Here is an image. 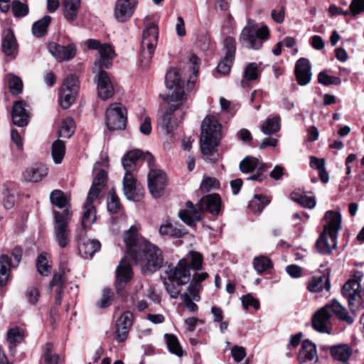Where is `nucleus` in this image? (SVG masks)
<instances>
[{
    "label": "nucleus",
    "mask_w": 364,
    "mask_h": 364,
    "mask_svg": "<svg viewBox=\"0 0 364 364\" xmlns=\"http://www.w3.org/2000/svg\"><path fill=\"white\" fill-rule=\"evenodd\" d=\"M137 0H117L115 4L114 16L118 22L129 21L137 6Z\"/></svg>",
    "instance_id": "nucleus-18"
},
{
    "label": "nucleus",
    "mask_w": 364,
    "mask_h": 364,
    "mask_svg": "<svg viewBox=\"0 0 364 364\" xmlns=\"http://www.w3.org/2000/svg\"><path fill=\"white\" fill-rule=\"evenodd\" d=\"M75 132V122L70 117L65 118L58 131L59 138L69 139Z\"/></svg>",
    "instance_id": "nucleus-50"
},
{
    "label": "nucleus",
    "mask_w": 364,
    "mask_h": 364,
    "mask_svg": "<svg viewBox=\"0 0 364 364\" xmlns=\"http://www.w3.org/2000/svg\"><path fill=\"white\" fill-rule=\"evenodd\" d=\"M187 209L181 210L178 216L186 224L192 225L195 222L201 219V211L198 203L195 207L191 201H187L186 203Z\"/></svg>",
    "instance_id": "nucleus-27"
},
{
    "label": "nucleus",
    "mask_w": 364,
    "mask_h": 364,
    "mask_svg": "<svg viewBox=\"0 0 364 364\" xmlns=\"http://www.w3.org/2000/svg\"><path fill=\"white\" fill-rule=\"evenodd\" d=\"M14 185L12 183H4L3 185V205L6 209H11L14 207L16 202Z\"/></svg>",
    "instance_id": "nucleus-41"
},
{
    "label": "nucleus",
    "mask_w": 364,
    "mask_h": 364,
    "mask_svg": "<svg viewBox=\"0 0 364 364\" xmlns=\"http://www.w3.org/2000/svg\"><path fill=\"white\" fill-rule=\"evenodd\" d=\"M221 139V124L213 116L206 117L201 124L200 150L205 160L212 161Z\"/></svg>",
    "instance_id": "nucleus-4"
},
{
    "label": "nucleus",
    "mask_w": 364,
    "mask_h": 364,
    "mask_svg": "<svg viewBox=\"0 0 364 364\" xmlns=\"http://www.w3.org/2000/svg\"><path fill=\"white\" fill-rule=\"evenodd\" d=\"M121 208L119 199L116 195L115 191L112 189L109 193V198L107 200V210L111 214L117 213Z\"/></svg>",
    "instance_id": "nucleus-55"
},
{
    "label": "nucleus",
    "mask_w": 364,
    "mask_h": 364,
    "mask_svg": "<svg viewBox=\"0 0 364 364\" xmlns=\"http://www.w3.org/2000/svg\"><path fill=\"white\" fill-rule=\"evenodd\" d=\"M330 352L335 360L348 364V360L352 355L353 350L347 344H338L331 346Z\"/></svg>",
    "instance_id": "nucleus-34"
},
{
    "label": "nucleus",
    "mask_w": 364,
    "mask_h": 364,
    "mask_svg": "<svg viewBox=\"0 0 364 364\" xmlns=\"http://www.w3.org/2000/svg\"><path fill=\"white\" fill-rule=\"evenodd\" d=\"M95 200H88L87 196L86 202L83 205V213L82 217V229L84 231L90 228L96 220V210L93 205V202Z\"/></svg>",
    "instance_id": "nucleus-30"
},
{
    "label": "nucleus",
    "mask_w": 364,
    "mask_h": 364,
    "mask_svg": "<svg viewBox=\"0 0 364 364\" xmlns=\"http://www.w3.org/2000/svg\"><path fill=\"white\" fill-rule=\"evenodd\" d=\"M363 273L356 271L353 277L349 279L343 287V295L348 299V306L353 314L360 309H364V292L361 294L360 282Z\"/></svg>",
    "instance_id": "nucleus-8"
},
{
    "label": "nucleus",
    "mask_w": 364,
    "mask_h": 364,
    "mask_svg": "<svg viewBox=\"0 0 364 364\" xmlns=\"http://www.w3.org/2000/svg\"><path fill=\"white\" fill-rule=\"evenodd\" d=\"M165 83L169 91L166 98L167 103L177 102L178 105H182L184 91L180 70L176 68H170L166 72Z\"/></svg>",
    "instance_id": "nucleus-10"
},
{
    "label": "nucleus",
    "mask_w": 364,
    "mask_h": 364,
    "mask_svg": "<svg viewBox=\"0 0 364 364\" xmlns=\"http://www.w3.org/2000/svg\"><path fill=\"white\" fill-rule=\"evenodd\" d=\"M295 75L298 83L301 85H307L311 79V65L308 59L301 58L295 65Z\"/></svg>",
    "instance_id": "nucleus-25"
},
{
    "label": "nucleus",
    "mask_w": 364,
    "mask_h": 364,
    "mask_svg": "<svg viewBox=\"0 0 364 364\" xmlns=\"http://www.w3.org/2000/svg\"><path fill=\"white\" fill-rule=\"evenodd\" d=\"M221 198L217 193L207 195L203 197L198 202L201 215L205 210L213 215H219L221 211Z\"/></svg>",
    "instance_id": "nucleus-22"
},
{
    "label": "nucleus",
    "mask_w": 364,
    "mask_h": 364,
    "mask_svg": "<svg viewBox=\"0 0 364 364\" xmlns=\"http://www.w3.org/2000/svg\"><path fill=\"white\" fill-rule=\"evenodd\" d=\"M127 122V109L120 103H113L106 110V124L109 130L124 129Z\"/></svg>",
    "instance_id": "nucleus-14"
},
{
    "label": "nucleus",
    "mask_w": 364,
    "mask_h": 364,
    "mask_svg": "<svg viewBox=\"0 0 364 364\" xmlns=\"http://www.w3.org/2000/svg\"><path fill=\"white\" fill-rule=\"evenodd\" d=\"M133 315L130 311L124 312L116 321L115 339L117 342H124L128 336L132 325Z\"/></svg>",
    "instance_id": "nucleus-21"
},
{
    "label": "nucleus",
    "mask_w": 364,
    "mask_h": 364,
    "mask_svg": "<svg viewBox=\"0 0 364 364\" xmlns=\"http://www.w3.org/2000/svg\"><path fill=\"white\" fill-rule=\"evenodd\" d=\"M65 287L63 275L60 273L55 274L50 283L49 288L50 291L55 293V302L58 305L61 303L62 294Z\"/></svg>",
    "instance_id": "nucleus-39"
},
{
    "label": "nucleus",
    "mask_w": 364,
    "mask_h": 364,
    "mask_svg": "<svg viewBox=\"0 0 364 364\" xmlns=\"http://www.w3.org/2000/svg\"><path fill=\"white\" fill-rule=\"evenodd\" d=\"M124 241L128 254L141 267L144 274L156 272L161 267L164 259L161 250L139 237L136 227L132 226L125 232Z\"/></svg>",
    "instance_id": "nucleus-1"
},
{
    "label": "nucleus",
    "mask_w": 364,
    "mask_h": 364,
    "mask_svg": "<svg viewBox=\"0 0 364 364\" xmlns=\"http://www.w3.org/2000/svg\"><path fill=\"white\" fill-rule=\"evenodd\" d=\"M78 81L75 75L68 76L61 86L60 93L73 94L76 97L78 92Z\"/></svg>",
    "instance_id": "nucleus-45"
},
{
    "label": "nucleus",
    "mask_w": 364,
    "mask_h": 364,
    "mask_svg": "<svg viewBox=\"0 0 364 364\" xmlns=\"http://www.w3.org/2000/svg\"><path fill=\"white\" fill-rule=\"evenodd\" d=\"M52 156L55 164H60L65 153V146L63 140L58 139L53 143Z\"/></svg>",
    "instance_id": "nucleus-49"
},
{
    "label": "nucleus",
    "mask_w": 364,
    "mask_h": 364,
    "mask_svg": "<svg viewBox=\"0 0 364 364\" xmlns=\"http://www.w3.org/2000/svg\"><path fill=\"white\" fill-rule=\"evenodd\" d=\"M166 273L168 277L164 281L166 291L172 299H177L181 294L180 287L188 284L191 279L187 258L180 259L176 266Z\"/></svg>",
    "instance_id": "nucleus-5"
},
{
    "label": "nucleus",
    "mask_w": 364,
    "mask_h": 364,
    "mask_svg": "<svg viewBox=\"0 0 364 364\" xmlns=\"http://www.w3.org/2000/svg\"><path fill=\"white\" fill-rule=\"evenodd\" d=\"M76 240L79 252L85 258L91 257L101 247L98 240L87 238L84 230H79L77 232Z\"/></svg>",
    "instance_id": "nucleus-15"
},
{
    "label": "nucleus",
    "mask_w": 364,
    "mask_h": 364,
    "mask_svg": "<svg viewBox=\"0 0 364 364\" xmlns=\"http://www.w3.org/2000/svg\"><path fill=\"white\" fill-rule=\"evenodd\" d=\"M36 266L38 272L43 276H48L51 271V266L48 264L46 255L44 253H42L38 256Z\"/></svg>",
    "instance_id": "nucleus-56"
},
{
    "label": "nucleus",
    "mask_w": 364,
    "mask_h": 364,
    "mask_svg": "<svg viewBox=\"0 0 364 364\" xmlns=\"http://www.w3.org/2000/svg\"><path fill=\"white\" fill-rule=\"evenodd\" d=\"M269 202L270 198L266 196L255 195L250 203V208L255 213H260Z\"/></svg>",
    "instance_id": "nucleus-48"
},
{
    "label": "nucleus",
    "mask_w": 364,
    "mask_h": 364,
    "mask_svg": "<svg viewBox=\"0 0 364 364\" xmlns=\"http://www.w3.org/2000/svg\"><path fill=\"white\" fill-rule=\"evenodd\" d=\"M266 168L264 163L258 159L252 156H246L240 163V169L242 173H250L254 171L257 172H263Z\"/></svg>",
    "instance_id": "nucleus-32"
},
{
    "label": "nucleus",
    "mask_w": 364,
    "mask_h": 364,
    "mask_svg": "<svg viewBox=\"0 0 364 364\" xmlns=\"http://www.w3.org/2000/svg\"><path fill=\"white\" fill-rule=\"evenodd\" d=\"M291 198L296 203L306 208H314L316 205V200L314 196L306 194H301L297 192H293L291 194Z\"/></svg>",
    "instance_id": "nucleus-46"
},
{
    "label": "nucleus",
    "mask_w": 364,
    "mask_h": 364,
    "mask_svg": "<svg viewBox=\"0 0 364 364\" xmlns=\"http://www.w3.org/2000/svg\"><path fill=\"white\" fill-rule=\"evenodd\" d=\"M123 191L125 197L129 200L139 201L143 197V190L136 185L133 175L125 173L123 178Z\"/></svg>",
    "instance_id": "nucleus-19"
},
{
    "label": "nucleus",
    "mask_w": 364,
    "mask_h": 364,
    "mask_svg": "<svg viewBox=\"0 0 364 364\" xmlns=\"http://www.w3.org/2000/svg\"><path fill=\"white\" fill-rule=\"evenodd\" d=\"M95 73H97V74L95 79L97 80V88L99 97L102 100H107L111 98L114 93V89L108 73L101 69L97 70Z\"/></svg>",
    "instance_id": "nucleus-17"
},
{
    "label": "nucleus",
    "mask_w": 364,
    "mask_h": 364,
    "mask_svg": "<svg viewBox=\"0 0 364 364\" xmlns=\"http://www.w3.org/2000/svg\"><path fill=\"white\" fill-rule=\"evenodd\" d=\"M301 364H316L318 361L316 346L309 341H304L298 354Z\"/></svg>",
    "instance_id": "nucleus-26"
},
{
    "label": "nucleus",
    "mask_w": 364,
    "mask_h": 364,
    "mask_svg": "<svg viewBox=\"0 0 364 364\" xmlns=\"http://www.w3.org/2000/svg\"><path fill=\"white\" fill-rule=\"evenodd\" d=\"M107 172L100 170L94 176L92 186L88 192V200H97L107 182Z\"/></svg>",
    "instance_id": "nucleus-29"
},
{
    "label": "nucleus",
    "mask_w": 364,
    "mask_h": 364,
    "mask_svg": "<svg viewBox=\"0 0 364 364\" xmlns=\"http://www.w3.org/2000/svg\"><path fill=\"white\" fill-rule=\"evenodd\" d=\"M86 45L90 49L97 50L99 54V58L95 62L94 72L102 68H109L112 65V60L115 57V51L112 46L109 43L102 44L99 41L89 39L86 41Z\"/></svg>",
    "instance_id": "nucleus-11"
},
{
    "label": "nucleus",
    "mask_w": 364,
    "mask_h": 364,
    "mask_svg": "<svg viewBox=\"0 0 364 364\" xmlns=\"http://www.w3.org/2000/svg\"><path fill=\"white\" fill-rule=\"evenodd\" d=\"M48 174V168L44 165L28 168L23 173L25 180L31 182H38Z\"/></svg>",
    "instance_id": "nucleus-40"
},
{
    "label": "nucleus",
    "mask_w": 364,
    "mask_h": 364,
    "mask_svg": "<svg viewBox=\"0 0 364 364\" xmlns=\"http://www.w3.org/2000/svg\"><path fill=\"white\" fill-rule=\"evenodd\" d=\"M187 261L190 260V267L195 270L199 271L203 267V257L201 254L196 251H190L186 256Z\"/></svg>",
    "instance_id": "nucleus-54"
},
{
    "label": "nucleus",
    "mask_w": 364,
    "mask_h": 364,
    "mask_svg": "<svg viewBox=\"0 0 364 364\" xmlns=\"http://www.w3.org/2000/svg\"><path fill=\"white\" fill-rule=\"evenodd\" d=\"M48 50L57 60L60 62L70 60L76 55V48L73 43L64 46L50 43L48 45Z\"/></svg>",
    "instance_id": "nucleus-20"
},
{
    "label": "nucleus",
    "mask_w": 364,
    "mask_h": 364,
    "mask_svg": "<svg viewBox=\"0 0 364 364\" xmlns=\"http://www.w3.org/2000/svg\"><path fill=\"white\" fill-rule=\"evenodd\" d=\"M225 55L217 66V72L222 75H227L230 71L235 54V41L232 37H228L224 43Z\"/></svg>",
    "instance_id": "nucleus-16"
},
{
    "label": "nucleus",
    "mask_w": 364,
    "mask_h": 364,
    "mask_svg": "<svg viewBox=\"0 0 364 364\" xmlns=\"http://www.w3.org/2000/svg\"><path fill=\"white\" fill-rule=\"evenodd\" d=\"M324 219L326 223L316 241V247L321 254L327 255L337 246L338 232L341 228V215L337 212L328 210Z\"/></svg>",
    "instance_id": "nucleus-3"
},
{
    "label": "nucleus",
    "mask_w": 364,
    "mask_h": 364,
    "mask_svg": "<svg viewBox=\"0 0 364 364\" xmlns=\"http://www.w3.org/2000/svg\"><path fill=\"white\" fill-rule=\"evenodd\" d=\"M50 200L53 205L63 209L62 211H59L60 213H64L65 210L71 211L69 198L63 191L54 190L50 195Z\"/></svg>",
    "instance_id": "nucleus-37"
},
{
    "label": "nucleus",
    "mask_w": 364,
    "mask_h": 364,
    "mask_svg": "<svg viewBox=\"0 0 364 364\" xmlns=\"http://www.w3.org/2000/svg\"><path fill=\"white\" fill-rule=\"evenodd\" d=\"M27 301L31 305H36L41 296L39 289L37 287H31L25 293Z\"/></svg>",
    "instance_id": "nucleus-64"
},
{
    "label": "nucleus",
    "mask_w": 364,
    "mask_h": 364,
    "mask_svg": "<svg viewBox=\"0 0 364 364\" xmlns=\"http://www.w3.org/2000/svg\"><path fill=\"white\" fill-rule=\"evenodd\" d=\"M150 171L148 174V185L149 191L153 197L160 198L163 193L164 188L167 184V178L166 173L160 169L152 167L151 161L153 157L151 154H147L146 156Z\"/></svg>",
    "instance_id": "nucleus-13"
},
{
    "label": "nucleus",
    "mask_w": 364,
    "mask_h": 364,
    "mask_svg": "<svg viewBox=\"0 0 364 364\" xmlns=\"http://www.w3.org/2000/svg\"><path fill=\"white\" fill-rule=\"evenodd\" d=\"M318 82L326 86L331 85H338L341 83V80L338 77L328 75L326 71H321L318 75Z\"/></svg>",
    "instance_id": "nucleus-59"
},
{
    "label": "nucleus",
    "mask_w": 364,
    "mask_h": 364,
    "mask_svg": "<svg viewBox=\"0 0 364 364\" xmlns=\"http://www.w3.org/2000/svg\"><path fill=\"white\" fill-rule=\"evenodd\" d=\"M1 48L4 53L10 59H14L18 51V45L14 33L10 30L6 31L2 39Z\"/></svg>",
    "instance_id": "nucleus-28"
},
{
    "label": "nucleus",
    "mask_w": 364,
    "mask_h": 364,
    "mask_svg": "<svg viewBox=\"0 0 364 364\" xmlns=\"http://www.w3.org/2000/svg\"><path fill=\"white\" fill-rule=\"evenodd\" d=\"M168 110L161 116L159 121L160 129L166 134L171 133L183 118L184 112L177 102L168 103Z\"/></svg>",
    "instance_id": "nucleus-12"
},
{
    "label": "nucleus",
    "mask_w": 364,
    "mask_h": 364,
    "mask_svg": "<svg viewBox=\"0 0 364 364\" xmlns=\"http://www.w3.org/2000/svg\"><path fill=\"white\" fill-rule=\"evenodd\" d=\"M269 37V30L266 24L259 25L255 21L248 19L240 35V41L246 48L259 50Z\"/></svg>",
    "instance_id": "nucleus-6"
},
{
    "label": "nucleus",
    "mask_w": 364,
    "mask_h": 364,
    "mask_svg": "<svg viewBox=\"0 0 364 364\" xmlns=\"http://www.w3.org/2000/svg\"><path fill=\"white\" fill-rule=\"evenodd\" d=\"M50 344H47L44 348L43 364H59V356L52 351Z\"/></svg>",
    "instance_id": "nucleus-57"
},
{
    "label": "nucleus",
    "mask_w": 364,
    "mask_h": 364,
    "mask_svg": "<svg viewBox=\"0 0 364 364\" xmlns=\"http://www.w3.org/2000/svg\"><path fill=\"white\" fill-rule=\"evenodd\" d=\"M80 4V0H63V14L67 21H73L76 19Z\"/></svg>",
    "instance_id": "nucleus-36"
},
{
    "label": "nucleus",
    "mask_w": 364,
    "mask_h": 364,
    "mask_svg": "<svg viewBox=\"0 0 364 364\" xmlns=\"http://www.w3.org/2000/svg\"><path fill=\"white\" fill-rule=\"evenodd\" d=\"M23 101H16L11 110L13 123L18 127L26 126L29 119V111Z\"/></svg>",
    "instance_id": "nucleus-24"
},
{
    "label": "nucleus",
    "mask_w": 364,
    "mask_h": 364,
    "mask_svg": "<svg viewBox=\"0 0 364 364\" xmlns=\"http://www.w3.org/2000/svg\"><path fill=\"white\" fill-rule=\"evenodd\" d=\"M271 265V260L264 256L255 257L253 262L254 268L258 273L266 271Z\"/></svg>",
    "instance_id": "nucleus-58"
},
{
    "label": "nucleus",
    "mask_w": 364,
    "mask_h": 364,
    "mask_svg": "<svg viewBox=\"0 0 364 364\" xmlns=\"http://www.w3.org/2000/svg\"><path fill=\"white\" fill-rule=\"evenodd\" d=\"M333 313L341 321L352 324L354 318L350 316L347 310L336 300H333L318 309L313 316L312 326L318 332L330 333L331 331V318Z\"/></svg>",
    "instance_id": "nucleus-2"
},
{
    "label": "nucleus",
    "mask_w": 364,
    "mask_h": 364,
    "mask_svg": "<svg viewBox=\"0 0 364 364\" xmlns=\"http://www.w3.org/2000/svg\"><path fill=\"white\" fill-rule=\"evenodd\" d=\"M281 119L279 116L269 117L261 126V131L266 135H272L280 130Z\"/></svg>",
    "instance_id": "nucleus-42"
},
{
    "label": "nucleus",
    "mask_w": 364,
    "mask_h": 364,
    "mask_svg": "<svg viewBox=\"0 0 364 364\" xmlns=\"http://www.w3.org/2000/svg\"><path fill=\"white\" fill-rule=\"evenodd\" d=\"M165 338L169 351L177 356H182L183 350L177 337L173 334H165Z\"/></svg>",
    "instance_id": "nucleus-52"
},
{
    "label": "nucleus",
    "mask_w": 364,
    "mask_h": 364,
    "mask_svg": "<svg viewBox=\"0 0 364 364\" xmlns=\"http://www.w3.org/2000/svg\"><path fill=\"white\" fill-rule=\"evenodd\" d=\"M51 21L50 16H44L42 18L35 22L32 26V33L36 37H42L46 32Z\"/></svg>",
    "instance_id": "nucleus-44"
},
{
    "label": "nucleus",
    "mask_w": 364,
    "mask_h": 364,
    "mask_svg": "<svg viewBox=\"0 0 364 364\" xmlns=\"http://www.w3.org/2000/svg\"><path fill=\"white\" fill-rule=\"evenodd\" d=\"M159 234L162 236H168L173 237H181L183 235L181 229L173 225L169 222L161 225L159 230Z\"/></svg>",
    "instance_id": "nucleus-47"
},
{
    "label": "nucleus",
    "mask_w": 364,
    "mask_h": 364,
    "mask_svg": "<svg viewBox=\"0 0 364 364\" xmlns=\"http://www.w3.org/2000/svg\"><path fill=\"white\" fill-rule=\"evenodd\" d=\"M208 277V274L207 272H196L193 274L192 279L187 287V291L196 301H199L200 299L199 294L201 288L200 282L205 280Z\"/></svg>",
    "instance_id": "nucleus-31"
},
{
    "label": "nucleus",
    "mask_w": 364,
    "mask_h": 364,
    "mask_svg": "<svg viewBox=\"0 0 364 364\" xmlns=\"http://www.w3.org/2000/svg\"><path fill=\"white\" fill-rule=\"evenodd\" d=\"M8 85L9 90L12 95H18L23 90V82L21 79L14 74H8L7 76Z\"/></svg>",
    "instance_id": "nucleus-51"
},
{
    "label": "nucleus",
    "mask_w": 364,
    "mask_h": 364,
    "mask_svg": "<svg viewBox=\"0 0 364 364\" xmlns=\"http://www.w3.org/2000/svg\"><path fill=\"white\" fill-rule=\"evenodd\" d=\"M331 287L330 279L328 275L314 276L308 283V289L311 292H320L323 289L329 290Z\"/></svg>",
    "instance_id": "nucleus-35"
},
{
    "label": "nucleus",
    "mask_w": 364,
    "mask_h": 364,
    "mask_svg": "<svg viewBox=\"0 0 364 364\" xmlns=\"http://www.w3.org/2000/svg\"><path fill=\"white\" fill-rule=\"evenodd\" d=\"M260 75L259 65L256 63H250L245 68L243 73V78L241 80L240 84L242 87H247L248 82L257 80Z\"/></svg>",
    "instance_id": "nucleus-38"
},
{
    "label": "nucleus",
    "mask_w": 364,
    "mask_h": 364,
    "mask_svg": "<svg viewBox=\"0 0 364 364\" xmlns=\"http://www.w3.org/2000/svg\"><path fill=\"white\" fill-rule=\"evenodd\" d=\"M53 237L58 245L62 248H66L70 241V230L69 223L71 221L73 212L65 210L60 213L56 210H53Z\"/></svg>",
    "instance_id": "nucleus-9"
},
{
    "label": "nucleus",
    "mask_w": 364,
    "mask_h": 364,
    "mask_svg": "<svg viewBox=\"0 0 364 364\" xmlns=\"http://www.w3.org/2000/svg\"><path fill=\"white\" fill-rule=\"evenodd\" d=\"M181 299L185 306L190 312L193 313L198 311V307L197 304L193 301L195 300L192 298V296L187 290L181 294Z\"/></svg>",
    "instance_id": "nucleus-62"
},
{
    "label": "nucleus",
    "mask_w": 364,
    "mask_h": 364,
    "mask_svg": "<svg viewBox=\"0 0 364 364\" xmlns=\"http://www.w3.org/2000/svg\"><path fill=\"white\" fill-rule=\"evenodd\" d=\"M349 13L352 17L364 13V0H352L349 6Z\"/></svg>",
    "instance_id": "nucleus-63"
},
{
    "label": "nucleus",
    "mask_w": 364,
    "mask_h": 364,
    "mask_svg": "<svg viewBox=\"0 0 364 364\" xmlns=\"http://www.w3.org/2000/svg\"><path fill=\"white\" fill-rule=\"evenodd\" d=\"M132 277V270L131 265L126 258H123L117 269L116 289L119 294H121L124 284L129 282Z\"/></svg>",
    "instance_id": "nucleus-23"
},
{
    "label": "nucleus",
    "mask_w": 364,
    "mask_h": 364,
    "mask_svg": "<svg viewBox=\"0 0 364 364\" xmlns=\"http://www.w3.org/2000/svg\"><path fill=\"white\" fill-rule=\"evenodd\" d=\"M23 338V331L18 328H11L7 333V341L10 343V350L15 347L17 343L21 342Z\"/></svg>",
    "instance_id": "nucleus-53"
},
{
    "label": "nucleus",
    "mask_w": 364,
    "mask_h": 364,
    "mask_svg": "<svg viewBox=\"0 0 364 364\" xmlns=\"http://www.w3.org/2000/svg\"><path fill=\"white\" fill-rule=\"evenodd\" d=\"M220 183L215 178L206 177L200 183V190L203 193H208L219 188Z\"/></svg>",
    "instance_id": "nucleus-60"
},
{
    "label": "nucleus",
    "mask_w": 364,
    "mask_h": 364,
    "mask_svg": "<svg viewBox=\"0 0 364 364\" xmlns=\"http://www.w3.org/2000/svg\"><path fill=\"white\" fill-rule=\"evenodd\" d=\"M11 262L10 258L6 255L0 256V287L6 284L9 277Z\"/></svg>",
    "instance_id": "nucleus-43"
},
{
    "label": "nucleus",
    "mask_w": 364,
    "mask_h": 364,
    "mask_svg": "<svg viewBox=\"0 0 364 364\" xmlns=\"http://www.w3.org/2000/svg\"><path fill=\"white\" fill-rule=\"evenodd\" d=\"M11 10L16 17L26 16L28 13V6L18 1H14L12 3Z\"/></svg>",
    "instance_id": "nucleus-61"
},
{
    "label": "nucleus",
    "mask_w": 364,
    "mask_h": 364,
    "mask_svg": "<svg viewBox=\"0 0 364 364\" xmlns=\"http://www.w3.org/2000/svg\"><path fill=\"white\" fill-rule=\"evenodd\" d=\"M144 24L140 64L143 68H147L158 43L159 28L157 24L151 21V16H150L144 18Z\"/></svg>",
    "instance_id": "nucleus-7"
},
{
    "label": "nucleus",
    "mask_w": 364,
    "mask_h": 364,
    "mask_svg": "<svg viewBox=\"0 0 364 364\" xmlns=\"http://www.w3.org/2000/svg\"><path fill=\"white\" fill-rule=\"evenodd\" d=\"M146 156H144V158L147 160ZM143 156V154L139 150H133L127 153L122 158V164L125 173H130L135 169L136 162L141 159Z\"/></svg>",
    "instance_id": "nucleus-33"
}]
</instances>
